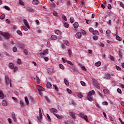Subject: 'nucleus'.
<instances>
[{"instance_id":"nucleus-1","label":"nucleus","mask_w":124,"mask_h":124,"mask_svg":"<svg viewBox=\"0 0 124 124\" xmlns=\"http://www.w3.org/2000/svg\"><path fill=\"white\" fill-rule=\"evenodd\" d=\"M95 93V92L94 91L92 90V91H90L89 92V93L87 94V98L89 101H93V95Z\"/></svg>"},{"instance_id":"nucleus-2","label":"nucleus","mask_w":124,"mask_h":124,"mask_svg":"<svg viewBox=\"0 0 124 124\" xmlns=\"http://www.w3.org/2000/svg\"><path fill=\"white\" fill-rule=\"evenodd\" d=\"M9 67L10 69H13L14 70V72H17L19 69L18 67L14 66V64L11 62L9 63Z\"/></svg>"},{"instance_id":"nucleus-3","label":"nucleus","mask_w":124,"mask_h":124,"mask_svg":"<svg viewBox=\"0 0 124 124\" xmlns=\"http://www.w3.org/2000/svg\"><path fill=\"white\" fill-rule=\"evenodd\" d=\"M0 34L2 35L6 39H9L10 38V34L8 32H2L0 31Z\"/></svg>"},{"instance_id":"nucleus-4","label":"nucleus","mask_w":124,"mask_h":124,"mask_svg":"<svg viewBox=\"0 0 124 124\" xmlns=\"http://www.w3.org/2000/svg\"><path fill=\"white\" fill-rule=\"evenodd\" d=\"M48 54H49V50L46 49L43 50L42 52L39 53L38 55L40 56V57H43V56H46V55H48Z\"/></svg>"},{"instance_id":"nucleus-5","label":"nucleus","mask_w":124,"mask_h":124,"mask_svg":"<svg viewBox=\"0 0 124 124\" xmlns=\"http://www.w3.org/2000/svg\"><path fill=\"white\" fill-rule=\"evenodd\" d=\"M5 81L7 85H10V87H12V83H11V79H9L8 76H5Z\"/></svg>"},{"instance_id":"nucleus-6","label":"nucleus","mask_w":124,"mask_h":124,"mask_svg":"<svg viewBox=\"0 0 124 124\" xmlns=\"http://www.w3.org/2000/svg\"><path fill=\"white\" fill-rule=\"evenodd\" d=\"M80 116L82 119H84L86 122H89V120H88V116L85 115L83 113H80Z\"/></svg>"},{"instance_id":"nucleus-7","label":"nucleus","mask_w":124,"mask_h":124,"mask_svg":"<svg viewBox=\"0 0 124 124\" xmlns=\"http://www.w3.org/2000/svg\"><path fill=\"white\" fill-rule=\"evenodd\" d=\"M16 46H17V47L18 48H20L21 49H24V48H25V45L23 44L20 43H17L16 44Z\"/></svg>"},{"instance_id":"nucleus-8","label":"nucleus","mask_w":124,"mask_h":124,"mask_svg":"<svg viewBox=\"0 0 124 124\" xmlns=\"http://www.w3.org/2000/svg\"><path fill=\"white\" fill-rule=\"evenodd\" d=\"M23 23L27 28H28V29H31V27H30V24H29V22H28V20H27V19H23Z\"/></svg>"},{"instance_id":"nucleus-9","label":"nucleus","mask_w":124,"mask_h":124,"mask_svg":"<svg viewBox=\"0 0 124 124\" xmlns=\"http://www.w3.org/2000/svg\"><path fill=\"white\" fill-rule=\"evenodd\" d=\"M39 117H37V119L39 122H41V120H42V113H41V109L39 108Z\"/></svg>"},{"instance_id":"nucleus-10","label":"nucleus","mask_w":124,"mask_h":124,"mask_svg":"<svg viewBox=\"0 0 124 124\" xmlns=\"http://www.w3.org/2000/svg\"><path fill=\"white\" fill-rule=\"evenodd\" d=\"M50 111L53 114H55L56 113H58V109L55 108H50Z\"/></svg>"},{"instance_id":"nucleus-11","label":"nucleus","mask_w":124,"mask_h":124,"mask_svg":"<svg viewBox=\"0 0 124 124\" xmlns=\"http://www.w3.org/2000/svg\"><path fill=\"white\" fill-rule=\"evenodd\" d=\"M12 117L14 122H17V118L16 117V115H15V113H14V112H12Z\"/></svg>"},{"instance_id":"nucleus-12","label":"nucleus","mask_w":124,"mask_h":124,"mask_svg":"<svg viewBox=\"0 0 124 124\" xmlns=\"http://www.w3.org/2000/svg\"><path fill=\"white\" fill-rule=\"evenodd\" d=\"M70 116H71V117L75 120V119H76V115L75 114V113L70 111L69 112Z\"/></svg>"},{"instance_id":"nucleus-13","label":"nucleus","mask_w":124,"mask_h":124,"mask_svg":"<svg viewBox=\"0 0 124 124\" xmlns=\"http://www.w3.org/2000/svg\"><path fill=\"white\" fill-rule=\"evenodd\" d=\"M75 36H76V38L80 39V38H81V37H82V34H81V33L80 32H78L76 34Z\"/></svg>"},{"instance_id":"nucleus-14","label":"nucleus","mask_w":124,"mask_h":124,"mask_svg":"<svg viewBox=\"0 0 124 124\" xmlns=\"http://www.w3.org/2000/svg\"><path fill=\"white\" fill-rule=\"evenodd\" d=\"M0 98L1 99H3V98H4V94L1 90H0Z\"/></svg>"},{"instance_id":"nucleus-15","label":"nucleus","mask_w":124,"mask_h":124,"mask_svg":"<svg viewBox=\"0 0 124 124\" xmlns=\"http://www.w3.org/2000/svg\"><path fill=\"white\" fill-rule=\"evenodd\" d=\"M93 85L94 87L96 88V89H100V86H99V84L97 82H94Z\"/></svg>"},{"instance_id":"nucleus-16","label":"nucleus","mask_w":124,"mask_h":124,"mask_svg":"<svg viewBox=\"0 0 124 124\" xmlns=\"http://www.w3.org/2000/svg\"><path fill=\"white\" fill-rule=\"evenodd\" d=\"M37 89L38 90L39 92L41 91H45V89L44 88L40 86V85H37Z\"/></svg>"},{"instance_id":"nucleus-17","label":"nucleus","mask_w":124,"mask_h":124,"mask_svg":"<svg viewBox=\"0 0 124 124\" xmlns=\"http://www.w3.org/2000/svg\"><path fill=\"white\" fill-rule=\"evenodd\" d=\"M105 79H106L107 80H110L111 79V75L109 74H107L104 77Z\"/></svg>"},{"instance_id":"nucleus-18","label":"nucleus","mask_w":124,"mask_h":124,"mask_svg":"<svg viewBox=\"0 0 124 124\" xmlns=\"http://www.w3.org/2000/svg\"><path fill=\"white\" fill-rule=\"evenodd\" d=\"M1 104L2 106L5 107L6 106H7V102L5 100H3L1 102Z\"/></svg>"},{"instance_id":"nucleus-19","label":"nucleus","mask_w":124,"mask_h":124,"mask_svg":"<svg viewBox=\"0 0 124 124\" xmlns=\"http://www.w3.org/2000/svg\"><path fill=\"white\" fill-rule=\"evenodd\" d=\"M55 32L56 34H57V35H62V32H61V31L58 30H55Z\"/></svg>"},{"instance_id":"nucleus-20","label":"nucleus","mask_w":124,"mask_h":124,"mask_svg":"<svg viewBox=\"0 0 124 124\" xmlns=\"http://www.w3.org/2000/svg\"><path fill=\"white\" fill-rule=\"evenodd\" d=\"M73 26L75 29H78V27H79V24H78V22H75Z\"/></svg>"},{"instance_id":"nucleus-21","label":"nucleus","mask_w":124,"mask_h":124,"mask_svg":"<svg viewBox=\"0 0 124 124\" xmlns=\"http://www.w3.org/2000/svg\"><path fill=\"white\" fill-rule=\"evenodd\" d=\"M57 36L56 35H52L51 36V40H57Z\"/></svg>"},{"instance_id":"nucleus-22","label":"nucleus","mask_w":124,"mask_h":124,"mask_svg":"<svg viewBox=\"0 0 124 124\" xmlns=\"http://www.w3.org/2000/svg\"><path fill=\"white\" fill-rule=\"evenodd\" d=\"M46 87L48 88V89H51L52 88V84H51V82H47L46 84Z\"/></svg>"},{"instance_id":"nucleus-23","label":"nucleus","mask_w":124,"mask_h":124,"mask_svg":"<svg viewBox=\"0 0 124 124\" xmlns=\"http://www.w3.org/2000/svg\"><path fill=\"white\" fill-rule=\"evenodd\" d=\"M32 2L34 5H37V4H38L39 1L38 0H33Z\"/></svg>"},{"instance_id":"nucleus-24","label":"nucleus","mask_w":124,"mask_h":124,"mask_svg":"<svg viewBox=\"0 0 124 124\" xmlns=\"http://www.w3.org/2000/svg\"><path fill=\"white\" fill-rule=\"evenodd\" d=\"M17 64H19V65L22 64V60L20 59V58H18L17 59Z\"/></svg>"},{"instance_id":"nucleus-25","label":"nucleus","mask_w":124,"mask_h":124,"mask_svg":"<svg viewBox=\"0 0 124 124\" xmlns=\"http://www.w3.org/2000/svg\"><path fill=\"white\" fill-rule=\"evenodd\" d=\"M25 100L26 104H27V105H29L30 104V102H29V99H28V97H25Z\"/></svg>"},{"instance_id":"nucleus-26","label":"nucleus","mask_w":124,"mask_h":124,"mask_svg":"<svg viewBox=\"0 0 124 124\" xmlns=\"http://www.w3.org/2000/svg\"><path fill=\"white\" fill-rule=\"evenodd\" d=\"M95 66H100V65H101V62H96L95 63Z\"/></svg>"},{"instance_id":"nucleus-27","label":"nucleus","mask_w":124,"mask_h":124,"mask_svg":"<svg viewBox=\"0 0 124 124\" xmlns=\"http://www.w3.org/2000/svg\"><path fill=\"white\" fill-rule=\"evenodd\" d=\"M80 33L81 34H83V35H85V34H87L86 31H84L83 30H81L80 31Z\"/></svg>"},{"instance_id":"nucleus-28","label":"nucleus","mask_w":124,"mask_h":124,"mask_svg":"<svg viewBox=\"0 0 124 124\" xmlns=\"http://www.w3.org/2000/svg\"><path fill=\"white\" fill-rule=\"evenodd\" d=\"M64 84H65V85H66V86L69 85V83L68 82V81H67V79H66L65 78H64Z\"/></svg>"},{"instance_id":"nucleus-29","label":"nucleus","mask_w":124,"mask_h":124,"mask_svg":"<svg viewBox=\"0 0 124 124\" xmlns=\"http://www.w3.org/2000/svg\"><path fill=\"white\" fill-rule=\"evenodd\" d=\"M53 88H54V89L57 93H59V88L58 87V86H57V85H54Z\"/></svg>"},{"instance_id":"nucleus-30","label":"nucleus","mask_w":124,"mask_h":124,"mask_svg":"<svg viewBox=\"0 0 124 124\" xmlns=\"http://www.w3.org/2000/svg\"><path fill=\"white\" fill-rule=\"evenodd\" d=\"M104 93L106 94H109V90H107V89H104L103 90Z\"/></svg>"},{"instance_id":"nucleus-31","label":"nucleus","mask_w":124,"mask_h":124,"mask_svg":"<svg viewBox=\"0 0 124 124\" xmlns=\"http://www.w3.org/2000/svg\"><path fill=\"white\" fill-rule=\"evenodd\" d=\"M93 35H98V31H93Z\"/></svg>"},{"instance_id":"nucleus-32","label":"nucleus","mask_w":124,"mask_h":124,"mask_svg":"<svg viewBox=\"0 0 124 124\" xmlns=\"http://www.w3.org/2000/svg\"><path fill=\"white\" fill-rule=\"evenodd\" d=\"M80 66L82 69H83V70H84L85 71H87V69L86 68V67L83 65V64H80Z\"/></svg>"},{"instance_id":"nucleus-33","label":"nucleus","mask_w":124,"mask_h":124,"mask_svg":"<svg viewBox=\"0 0 124 124\" xmlns=\"http://www.w3.org/2000/svg\"><path fill=\"white\" fill-rule=\"evenodd\" d=\"M20 105L21 107H24V106H25V103H24V102H23L22 101H20Z\"/></svg>"},{"instance_id":"nucleus-34","label":"nucleus","mask_w":124,"mask_h":124,"mask_svg":"<svg viewBox=\"0 0 124 124\" xmlns=\"http://www.w3.org/2000/svg\"><path fill=\"white\" fill-rule=\"evenodd\" d=\"M45 98H46V101H47V102H49V103H51V100H50V98H49V97H48V96H46L45 97Z\"/></svg>"},{"instance_id":"nucleus-35","label":"nucleus","mask_w":124,"mask_h":124,"mask_svg":"<svg viewBox=\"0 0 124 124\" xmlns=\"http://www.w3.org/2000/svg\"><path fill=\"white\" fill-rule=\"evenodd\" d=\"M17 33L19 35H20L21 36H22V35H23V33H22V31L18 30L16 31Z\"/></svg>"},{"instance_id":"nucleus-36","label":"nucleus","mask_w":124,"mask_h":124,"mask_svg":"<svg viewBox=\"0 0 124 124\" xmlns=\"http://www.w3.org/2000/svg\"><path fill=\"white\" fill-rule=\"evenodd\" d=\"M28 11H29V12H33V9L31 8H27Z\"/></svg>"},{"instance_id":"nucleus-37","label":"nucleus","mask_w":124,"mask_h":124,"mask_svg":"<svg viewBox=\"0 0 124 124\" xmlns=\"http://www.w3.org/2000/svg\"><path fill=\"white\" fill-rule=\"evenodd\" d=\"M5 17V15L4 14H3L0 16V19L1 20H3L4 18Z\"/></svg>"},{"instance_id":"nucleus-38","label":"nucleus","mask_w":124,"mask_h":124,"mask_svg":"<svg viewBox=\"0 0 124 124\" xmlns=\"http://www.w3.org/2000/svg\"><path fill=\"white\" fill-rule=\"evenodd\" d=\"M70 23H71V24H73V23H74V18L70 17Z\"/></svg>"},{"instance_id":"nucleus-39","label":"nucleus","mask_w":124,"mask_h":124,"mask_svg":"<svg viewBox=\"0 0 124 124\" xmlns=\"http://www.w3.org/2000/svg\"><path fill=\"white\" fill-rule=\"evenodd\" d=\"M116 38L117 40H118V41H122V38H121L120 36H116Z\"/></svg>"},{"instance_id":"nucleus-40","label":"nucleus","mask_w":124,"mask_h":124,"mask_svg":"<svg viewBox=\"0 0 124 124\" xmlns=\"http://www.w3.org/2000/svg\"><path fill=\"white\" fill-rule=\"evenodd\" d=\"M89 31L90 32H92V33H93V31H94L93 28H89Z\"/></svg>"},{"instance_id":"nucleus-41","label":"nucleus","mask_w":124,"mask_h":124,"mask_svg":"<svg viewBox=\"0 0 124 124\" xmlns=\"http://www.w3.org/2000/svg\"><path fill=\"white\" fill-rule=\"evenodd\" d=\"M59 66L60 67V68H61V69H64V66H63V65H62V64H59Z\"/></svg>"},{"instance_id":"nucleus-42","label":"nucleus","mask_w":124,"mask_h":124,"mask_svg":"<svg viewBox=\"0 0 124 124\" xmlns=\"http://www.w3.org/2000/svg\"><path fill=\"white\" fill-rule=\"evenodd\" d=\"M19 3L21 5H25V4H24V1H23V0H19Z\"/></svg>"},{"instance_id":"nucleus-43","label":"nucleus","mask_w":124,"mask_h":124,"mask_svg":"<svg viewBox=\"0 0 124 124\" xmlns=\"http://www.w3.org/2000/svg\"><path fill=\"white\" fill-rule=\"evenodd\" d=\"M36 78H37V84H40V79H39V78H38L37 77V76H36Z\"/></svg>"},{"instance_id":"nucleus-44","label":"nucleus","mask_w":124,"mask_h":124,"mask_svg":"<svg viewBox=\"0 0 124 124\" xmlns=\"http://www.w3.org/2000/svg\"><path fill=\"white\" fill-rule=\"evenodd\" d=\"M62 59L63 62H68V61L66 60V58H62Z\"/></svg>"},{"instance_id":"nucleus-45","label":"nucleus","mask_w":124,"mask_h":124,"mask_svg":"<svg viewBox=\"0 0 124 124\" xmlns=\"http://www.w3.org/2000/svg\"><path fill=\"white\" fill-rule=\"evenodd\" d=\"M62 18L63 19L64 21H67V19L66 18V16L64 15H63L62 16Z\"/></svg>"},{"instance_id":"nucleus-46","label":"nucleus","mask_w":124,"mask_h":124,"mask_svg":"<svg viewBox=\"0 0 124 124\" xmlns=\"http://www.w3.org/2000/svg\"><path fill=\"white\" fill-rule=\"evenodd\" d=\"M80 84L81 85V86H86V83H85V82L83 81H80Z\"/></svg>"},{"instance_id":"nucleus-47","label":"nucleus","mask_w":124,"mask_h":124,"mask_svg":"<svg viewBox=\"0 0 124 124\" xmlns=\"http://www.w3.org/2000/svg\"><path fill=\"white\" fill-rule=\"evenodd\" d=\"M93 40H97V39H98V36H93Z\"/></svg>"},{"instance_id":"nucleus-48","label":"nucleus","mask_w":124,"mask_h":124,"mask_svg":"<svg viewBox=\"0 0 124 124\" xmlns=\"http://www.w3.org/2000/svg\"><path fill=\"white\" fill-rule=\"evenodd\" d=\"M67 93H70V94L72 93V91H71V90H70L68 88L67 89Z\"/></svg>"},{"instance_id":"nucleus-49","label":"nucleus","mask_w":124,"mask_h":124,"mask_svg":"<svg viewBox=\"0 0 124 124\" xmlns=\"http://www.w3.org/2000/svg\"><path fill=\"white\" fill-rule=\"evenodd\" d=\"M99 46H100V47H104V46H105L104 44H103L102 43H100L99 44Z\"/></svg>"},{"instance_id":"nucleus-50","label":"nucleus","mask_w":124,"mask_h":124,"mask_svg":"<svg viewBox=\"0 0 124 124\" xmlns=\"http://www.w3.org/2000/svg\"><path fill=\"white\" fill-rule=\"evenodd\" d=\"M4 54L5 56H6L7 57H10V55L9 54H8V53H7V52L5 51L4 52Z\"/></svg>"},{"instance_id":"nucleus-51","label":"nucleus","mask_w":124,"mask_h":124,"mask_svg":"<svg viewBox=\"0 0 124 124\" xmlns=\"http://www.w3.org/2000/svg\"><path fill=\"white\" fill-rule=\"evenodd\" d=\"M13 52H17V47H16V46H15L13 48Z\"/></svg>"},{"instance_id":"nucleus-52","label":"nucleus","mask_w":124,"mask_h":124,"mask_svg":"<svg viewBox=\"0 0 124 124\" xmlns=\"http://www.w3.org/2000/svg\"><path fill=\"white\" fill-rule=\"evenodd\" d=\"M68 54L70 57V56H71V55H72V51H71V49H69L68 50Z\"/></svg>"},{"instance_id":"nucleus-53","label":"nucleus","mask_w":124,"mask_h":124,"mask_svg":"<svg viewBox=\"0 0 124 124\" xmlns=\"http://www.w3.org/2000/svg\"><path fill=\"white\" fill-rule=\"evenodd\" d=\"M107 24L108 25V26H112V23H111V20H109L108 21Z\"/></svg>"},{"instance_id":"nucleus-54","label":"nucleus","mask_w":124,"mask_h":124,"mask_svg":"<svg viewBox=\"0 0 124 124\" xmlns=\"http://www.w3.org/2000/svg\"><path fill=\"white\" fill-rule=\"evenodd\" d=\"M64 26L65 28L69 27V24H68V23H64Z\"/></svg>"},{"instance_id":"nucleus-55","label":"nucleus","mask_w":124,"mask_h":124,"mask_svg":"<svg viewBox=\"0 0 124 124\" xmlns=\"http://www.w3.org/2000/svg\"><path fill=\"white\" fill-rule=\"evenodd\" d=\"M67 63H68V64H70V65L73 66V63H72V62L70 61H68Z\"/></svg>"},{"instance_id":"nucleus-56","label":"nucleus","mask_w":124,"mask_h":124,"mask_svg":"<svg viewBox=\"0 0 124 124\" xmlns=\"http://www.w3.org/2000/svg\"><path fill=\"white\" fill-rule=\"evenodd\" d=\"M98 94L99 95V96H101V97L103 98V94H102V93H101L100 92H98Z\"/></svg>"},{"instance_id":"nucleus-57","label":"nucleus","mask_w":124,"mask_h":124,"mask_svg":"<svg viewBox=\"0 0 124 124\" xmlns=\"http://www.w3.org/2000/svg\"><path fill=\"white\" fill-rule=\"evenodd\" d=\"M50 5H51V7H53V8L56 7V4H55V3H52L50 4Z\"/></svg>"},{"instance_id":"nucleus-58","label":"nucleus","mask_w":124,"mask_h":124,"mask_svg":"<svg viewBox=\"0 0 124 124\" xmlns=\"http://www.w3.org/2000/svg\"><path fill=\"white\" fill-rule=\"evenodd\" d=\"M8 123H9L10 124H12V119H10V118H8Z\"/></svg>"},{"instance_id":"nucleus-59","label":"nucleus","mask_w":124,"mask_h":124,"mask_svg":"<svg viewBox=\"0 0 124 124\" xmlns=\"http://www.w3.org/2000/svg\"><path fill=\"white\" fill-rule=\"evenodd\" d=\"M110 33H111V31L109 30H108L106 31V34H110Z\"/></svg>"},{"instance_id":"nucleus-60","label":"nucleus","mask_w":124,"mask_h":124,"mask_svg":"<svg viewBox=\"0 0 124 124\" xmlns=\"http://www.w3.org/2000/svg\"><path fill=\"white\" fill-rule=\"evenodd\" d=\"M37 32L38 33H41V32H42V31L39 29L37 30Z\"/></svg>"},{"instance_id":"nucleus-61","label":"nucleus","mask_w":124,"mask_h":124,"mask_svg":"<svg viewBox=\"0 0 124 124\" xmlns=\"http://www.w3.org/2000/svg\"><path fill=\"white\" fill-rule=\"evenodd\" d=\"M115 67L117 70H121V67H120V66L116 65Z\"/></svg>"},{"instance_id":"nucleus-62","label":"nucleus","mask_w":124,"mask_h":124,"mask_svg":"<svg viewBox=\"0 0 124 124\" xmlns=\"http://www.w3.org/2000/svg\"><path fill=\"white\" fill-rule=\"evenodd\" d=\"M102 104H103V105H108V102H103Z\"/></svg>"},{"instance_id":"nucleus-63","label":"nucleus","mask_w":124,"mask_h":124,"mask_svg":"<svg viewBox=\"0 0 124 124\" xmlns=\"http://www.w3.org/2000/svg\"><path fill=\"white\" fill-rule=\"evenodd\" d=\"M53 15L54 16H58V13L56 11L53 12Z\"/></svg>"},{"instance_id":"nucleus-64","label":"nucleus","mask_w":124,"mask_h":124,"mask_svg":"<svg viewBox=\"0 0 124 124\" xmlns=\"http://www.w3.org/2000/svg\"><path fill=\"white\" fill-rule=\"evenodd\" d=\"M65 124H70V121L69 120L64 122Z\"/></svg>"}]
</instances>
